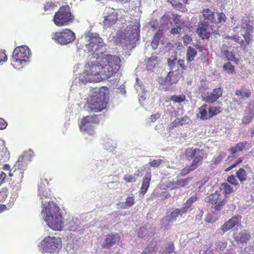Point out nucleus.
<instances>
[{"label":"nucleus","instance_id":"nucleus-31","mask_svg":"<svg viewBox=\"0 0 254 254\" xmlns=\"http://www.w3.org/2000/svg\"><path fill=\"white\" fill-rule=\"evenodd\" d=\"M254 118V111L248 109L246 110L245 115L243 117L242 122L243 124H250L253 119Z\"/></svg>","mask_w":254,"mask_h":254},{"label":"nucleus","instance_id":"nucleus-10","mask_svg":"<svg viewBox=\"0 0 254 254\" xmlns=\"http://www.w3.org/2000/svg\"><path fill=\"white\" fill-rule=\"evenodd\" d=\"M51 37L58 43H60L62 45H66L74 40L75 35L70 29H65L62 31L53 33Z\"/></svg>","mask_w":254,"mask_h":254},{"label":"nucleus","instance_id":"nucleus-30","mask_svg":"<svg viewBox=\"0 0 254 254\" xmlns=\"http://www.w3.org/2000/svg\"><path fill=\"white\" fill-rule=\"evenodd\" d=\"M241 29L245 30V31H252L253 27L251 25V22L249 17H244L241 20Z\"/></svg>","mask_w":254,"mask_h":254},{"label":"nucleus","instance_id":"nucleus-25","mask_svg":"<svg viewBox=\"0 0 254 254\" xmlns=\"http://www.w3.org/2000/svg\"><path fill=\"white\" fill-rule=\"evenodd\" d=\"M236 95L240 97V98L243 99L248 98L252 95V92L250 89L246 86H243L240 89H237L235 92Z\"/></svg>","mask_w":254,"mask_h":254},{"label":"nucleus","instance_id":"nucleus-24","mask_svg":"<svg viewBox=\"0 0 254 254\" xmlns=\"http://www.w3.org/2000/svg\"><path fill=\"white\" fill-rule=\"evenodd\" d=\"M151 179V174L150 173H148L145 174L143 180L142 181V186L140 188V193L144 195L146 192L148 187L150 185V182Z\"/></svg>","mask_w":254,"mask_h":254},{"label":"nucleus","instance_id":"nucleus-18","mask_svg":"<svg viewBox=\"0 0 254 254\" xmlns=\"http://www.w3.org/2000/svg\"><path fill=\"white\" fill-rule=\"evenodd\" d=\"M223 91V88L220 86L214 88L212 92L203 93L202 97L206 103L212 104V103L216 101L222 96Z\"/></svg>","mask_w":254,"mask_h":254},{"label":"nucleus","instance_id":"nucleus-22","mask_svg":"<svg viewBox=\"0 0 254 254\" xmlns=\"http://www.w3.org/2000/svg\"><path fill=\"white\" fill-rule=\"evenodd\" d=\"M234 238L238 244H246L251 240V235L248 231L242 230L236 233L234 235Z\"/></svg>","mask_w":254,"mask_h":254},{"label":"nucleus","instance_id":"nucleus-37","mask_svg":"<svg viewBox=\"0 0 254 254\" xmlns=\"http://www.w3.org/2000/svg\"><path fill=\"white\" fill-rule=\"evenodd\" d=\"M237 177L239 180L240 183H243L247 180V173L246 171L242 168H239L236 172Z\"/></svg>","mask_w":254,"mask_h":254},{"label":"nucleus","instance_id":"nucleus-48","mask_svg":"<svg viewBox=\"0 0 254 254\" xmlns=\"http://www.w3.org/2000/svg\"><path fill=\"white\" fill-rule=\"evenodd\" d=\"M227 181L231 185L234 186L239 187L238 181L234 175H230L227 178Z\"/></svg>","mask_w":254,"mask_h":254},{"label":"nucleus","instance_id":"nucleus-50","mask_svg":"<svg viewBox=\"0 0 254 254\" xmlns=\"http://www.w3.org/2000/svg\"><path fill=\"white\" fill-rule=\"evenodd\" d=\"M230 39H232L236 41L237 43H239L241 47H243L244 45V41L239 36L235 35L233 36H230L228 37Z\"/></svg>","mask_w":254,"mask_h":254},{"label":"nucleus","instance_id":"nucleus-62","mask_svg":"<svg viewBox=\"0 0 254 254\" xmlns=\"http://www.w3.org/2000/svg\"><path fill=\"white\" fill-rule=\"evenodd\" d=\"M190 207L188 205H186L185 203L183 204V206L182 207L181 209H180V212L181 215H182V214H184L185 213H186L190 209Z\"/></svg>","mask_w":254,"mask_h":254},{"label":"nucleus","instance_id":"nucleus-21","mask_svg":"<svg viewBox=\"0 0 254 254\" xmlns=\"http://www.w3.org/2000/svg\"><path fill=\"white\" fill-rule=\"evenodd\" d=\"M241 216H234L229 219L228 221L223 224L221 227V230L223 232H226L233 228L236 226L240 225L241 222Z\"/></svg>","mask_w":254,"mask_h":254},{"label":"nucleus","instance_id":"nucleus-39","mask_svg":"<svg viewBox=\"0 0 254 254\" xmlns=\"http://www.w3.org/2000/svg\"><path fill=\"white\" fill-rule=\"evenodd\" d=\"M170 3L175 8L182 11H185L186 9L185 6L183 5L182 2L177 0H170Z\"/></svg>","mask_w":254,"mask_h":254},{"label":"nucleus","instance_id":"nucleus-33","mask_svg":"<svg viewBox=\"0 0 254 254\" xmlns=\"http://www.w3.org/2000/svg\"><path fill=\"white\" fill-rule=\"evenodd\" d=\"M219 189L223 191V193H224L225 198L229 195L234 191L233 188L229 184L227 183H223L220 185Z\"/></svg>","mask_w":254,"mask_h":254},{"label":"nucleus","instance_id":"nucleus-57","mask_svg":"<svg viewBox=\"0 0 254 254\" xmlns=\"http://www.w3.org/2000/svg\"><path fill=\"white\" fill-rule=\"evenodd\" d=\"M218 21H216V23H221V22H225L226 20V16L223 12H219L218 13Z\"/></svg>","mask_w":254,"mask_h":254},{"label":"nucleus","instance_id":"nucleus-17","mask_svg":"<svg viewBox=\"0 0 254 254\" xmlns=\"http://www.w3.org/2000/svg\"><path fill=\"white\" fill-rule=\"evenodd\" d=\"M213 25L199 22L196 32L202 39H208L213 32Z\"/></svg>","mask_w":254,"mask_h":254},{"label":"nucleus","instance_id":"nucleus-38","mask_svg":"<svg viewBox=\"0 0 254 254\" xmlns=\"http://www.w3.org/2000/svg\"><path fill=\"white\" fill-rule=\"evenodd\" d=\"M135 203L134 196L132 194L131 196H127L126 198L125 202L123 204V208H128L132 206Z\"/></svg>","mask_w":254,"mask_h":254},{"label":"nucleus","instance_id":"nucleus-8","mask_svg":"<svg viewBox=\"0 0 254 254\" xmlns=\"http://www.w3.org/2000/svg\"><path fill=\"white\" fill-rule=\"evenodd\" d=\"M30 56L29 48L22 46L15 48L11 59V64L15 68H19L28 60Z\"/></svg>","mask_w":254,"mask_h":254},{"label":"nucleus","instance_id":"nucleus-27","mask_svg":"<svg viewBox=\"0 0 254 254\" xmlns=\"http://www.w3.org/2000/svg\"><path fill=\"white\" fill-rule=\"evenodd\" d=\"M163 31L161 30H159L154 35L151 43V46L154 50H156L158 48L160 40L163 36Z\"/></svg>","mask_w":254,"mask_h":254},{"label":"nucleus","instance_id":"nucleus-42","mask_svg":"<svg viewBox=\"0 0 254 254\" xmlns=\"http://www.w3.org/2000/svg\"><path fill=\"white\" fill-rule=\"evenodd\" d=\"M186 96L182 94L178 95H173L170 97V99L173 101V103H182V102L186 100Z\"/></svg>","mask_w":254,"mask_h":254},{"label":"nucleus","instance_id":"nucleus-63","mask_svg":"<svg viewBox=\"0 0 254 254\" xmlns=\"http://www.w3.org/2000/svg\"><path fill=\"white\" fill-rule=\"evenodd\" d=\"M181 31V28L180 27L177 26L176 27H174V28H172L170 31V33L172 34L175 35V34L180 33Z\"/></svg>","mask_w":254,"mask_h":254},{"label":"nucleus","instance_id":"nucleus-44","mask_svg":"<svg viewBox=\"0 0 254 254\" xmlns=\"http://www.w3.org/2000/svg\"><path fill=\"white\" fill-rule=\"evenodd\" d=\"M224 54L226 58L229 60L235 62L237 64H238L239 61H240L239 59L235 57V55L231 52H229L228 51H226L224 52Z\"/></svg>","mask_w":254,"mask_h":254},{"label":"nucleus","instance_id":"nucleus-34","mask_svg":"<svg viewBox=\"0 0 254 254\" xmlns=\"http://www.w3.org/2000/svg\"><path fill=\"white\" fill-rule=\"evenodd\" d=\"M141 173L140 170H138L137 173H135L134 175H127L123 177V180L127 183H135L137 180V178L135 176H139Z\"/></svg>","mask_w":254,"mask_h":254},{"label":"nucleus","instance_id":"nucleus-56","mask_svg":"<svg viewBox=\"0 0 254 254\" xmlns=\"http://www.w3.org/2000/svg\"><path fill=\"white\" fill-rule=\"evenodd\" d=\"M173 18L175 24H182V23H184L181 15L179 14H173Z\"/></svg>","mask_w":254,"mask_h":254},{"label":"nucleus","instance_id":"nucleus-36","mask_svg":"<svg viewBox=\"0 0 254 254\" xmlns=\"http://www.w3.org/2000/svg\"><path fill=\"white\" fill-rule=\"evenodd\" d=\"M175 250V247L173 242H169L167 243L164 248L162 249L160 251V254H171Z\"/></svg>","mask_w":254,"mask_h":254},{"label":"nucleus","instance_id":"nucleus-28","mask_svg":"<svg viewBox=\"0 0 254 254\" xmlns=\"http://www.w3.org/2000/svg\"><path fill=\"white\" fill-rule=\"evenodd\" d=\"M226 156V153L224 151L219 152L218 154L214 155L211 160L212 166H217L224 159Z\"/></svg>","mask_w":254,"mask_h":254},{"label":"nucleus","instance_id":"nucleus-49","mask_svg":"<svg viewBox=\"0 0 254 254\" xmlns=\"http://www.w3.org/2000/svg\"><path fill=\"white\" fill-rule=\"evenodd\" d=\"M198 199V196L197 195L191 196L189 197L185 203L186 205H188L190 207L191 206L192 204L197 201Z\"/></svg>","mask_w":254,"mask_h":254},{"label":"nucleus","instance_id":"nucleus-2","mask_svg":"<svg viewBox=\"0 0 254 254\" xmlns=\"http://www.w3.org/2000/svg\"><path fill=\"white\" fill-rule=\"evenodd\" d=\"M43 217L48 226L55 231H61L64 226L63 215L60 207L53 202L49 201L48 206L43 209Z\"/></svg>","mask_w":254,"mask_h":254},{"label":"nucleus","instance_id":"nucleus-58","mask_svg":"<svg viewBox=\"0 0 254 254\" xmlns=\"http://www.w3.org/2000/svg\"><path fill=\"white\" fill-rule=\"evenodd\" d=\"M191 37L188 34H185L183 37V43L185 45H187V44L190 43L191 41Z\"/></svg>","mask_w":254,"mask_h":254},{"label":"nucleus","instance_id":"nucleus-5","mask_svg":"<svg viewBox=\"0 0 254 254\" xmlns=\"http://www.w3.org/2000/svg\"><path fill=\"white\" fill-rule=\"evenodd\" d=\"M75 20V16L68 4L60 7L55 13L52 21L58 27H64L70 25Z\"/></svg>","mask_w":254,"mask_h":254},{"label":"nucleus","instance_id":"nucleus-41","mask_svg":"<svg viewBox=\"0 0 254 254\" xmlns=\"http://www.w3.org/2000/svg\"><path fill=\"white\" fill-rule=\"evenodd\" d=\"M221 112V108L220 107L209 106V113L210 119L214 116H216Z\"/></svg>","mask_w":254,"mask_h":254},{"label":"nucleus","instance_id":"nucleus-59","mask_svg":"<svg viewBox=\"0 0 254 254\" xmlns=\"http://www.w3.org/2000/svg\"><path fill=\"white\" fill-rule=\"evenodd\" d=\"M55 4L53 2H47L44 5V10L48 11L54 8Z\"/></svg>","mask_w":254,"mask_h":254},{"label":"nucleus","instance_id":"nucleus-47","mask_svg":"<svg viewBox=\"0 0 254 254\" xmlns=\"http://www.w3.org/2000/svg\"><path fill=\"white\" fill-rule=\"evenodd\" d=\"M251 31H246L245 34L243 35L244 38L245 39L244 41V45H243V48L245 49L247 45H249L250 43L251 40Z\"/></svg>","mask_w":254,"mask_h":254},{"label":"nucleus","instance_id":"nucleus-43","mask_svg":"<svg viewBox=\"0 0 254 254\" xmlns=\"http://www.w3.org/2000/svg\"><path fill=\"white\" fill-rule=\"evenodd\" d=\"M8 196V190L6 188H3L0 190V203L5 201Z\"/></svg>","mask_w":254,"mask_h":254},{"label":"nucleus","instance_id":"nucleus-20","mask_svg":"<svg viewBox=\"0 0 254 254\" xmlns=\"http://www.w3.org/2000/svg\"><path fill=\"white\" fill-rule=\"evenodd\" d=\"M200 18L203 19L201 22H205L208 24H216V19L215 13L209 8H204L201 10V15H199Z\"/></svg>","mask_w":254,"mask_h":254},{"label":"nucleus","instance_id":"nucleus-14","mask_svg":"<svg viewBox=\"0 0 254 254\" xmlns=\"http://www.w3.org/2000/svg\"><path fill=\"white\" fill-rule=\"evenodd\" d=\"M181 76L179 70L169 71L165 77H159L158 82L164 85L171 86L176 84L180 80Z\"/></svg>","mask_w":254,"mask_h":254},{"label":"nucleus","instance_id":"nucleus-54","mask_svg":"<svg viewBox=\"0 0 254 254\" xmlns=\"http://www.w3.org/2000/svg\"><path fill=\"white\" fill-rule=\"evenodd\" d=\"M216 219L211 213H208L205 218V221L208 223H213L216 222Z\"/></svg>","mask_w":254,"mask_h":254},{"label":"nucleus","instance_id":"nucleus-40","mask_svg":"<svg viewBox=\"0 0 254 254\" xmlns=\"http://www.w3.org/2000/svg\"><path fill=\"white\" fill-rule=\"evenodd\" d=\"M179 215H181L180 209L176 208L174 210L170 215H167L166 218L169 222H173V221H176V218Z\"/></svg>","mask_w":254,"mask_h":254},{"label":"nucleus","instance_id":"nucleus-64","mask_svg":"<svg viewBox=\"0 0 254 254\" xmlns=\"http://www.w3.org/2000/svg\"><path fill=\"white\" fill-rule=\"evenodd\" d=\"M7 124L3 119L0 118V129H3L6 127Z\"/></svg>","mask_w":254,"mask_h":254},{"label":"nucleus","instance_id":"nucleus-29","mask_svg":"<svg viewBox=\"0 0 254 254\" xmlns=\"http://www.w3.org/2000/svg\"><path fill=\"white\" fill-rule=\"evenodd\" d=\"M248 145V142H240L237 144L234 147H232L228 149L229 152L231 154H234L237 152L242 151L246 148V146Z\"/></svg>","mask_w":254,"mask_h":254},{"label":"nucleus","instance_id":"nucleus-53","mask_svg":"<svg viewBox=\"0 0 254 254\" xmlns=\"http://www.w3.org/2000/svg\"><path fill=\"white\" fill-rule=\"evenodd\" d=\"M166 186L169 189L171 190H173L179 188L177 181H176L175 182H169L167 184Z\"/></svg>","mask_w":254,"mask_h":254},{"label":"nucleus","instance_id":"nucleus-26","mask_svg":"<svg viewBox=\"0 0 254 254\" xmlns=\"http://www.w3.org/2000/svg\"><path fill=\"white\" fill-rule=\"evenodd\" d=\"M197 117L201 120L209 119V106L207 105H203L198 109Z\"/></svg>","mask_w":254,"mask_h":254},{"label":"nucleus","instance_id":"nucleus-46","mask_svg":"<svg viewBox=\"0 0 254 254\" xmlns=\"http://www.w3.org/2000/svg\"><path fill=\"white\" fill-rule=\"evenodd\" d=\"M192 179V177H188L183 179L177 180L179 188L184 187L188 185Z\"/></svg>","mask_w":254,"mask_h":254},{"label":"nucleus","instance_id":"nucleus-19","mask_svg":"<svg viewBox=\"0 0 254 254\" xmlns=\"http://www.w3.org/2000/svg\"><path fill=\"white\" fill-rule=\"evenodd\" d=\"M121 236L118 233H111L106 235L104 243L102 247L104 249H109L113 245L120 242Z\"/></svg>","mask_w":254,"mask_h":254},{"label":"nucleus","instance_id":"nucleus-16","mask_svg":"<svg viewBox=\"0 0 254 254\" xmlns=\"http://www.w3.org/2000/svg\"><path fill=\"white\" fill-rule=\"evenodd\" d=\"M48 185V179L46 178H41L38 184V195L40 196L42 205L44 208L47 207V202L44 201L45 198H50L51 196V191L47 190L46 186Z\"/></svg>","mask_w":254,"mask_h":254},{"label":"nucleus","instance_id":"nucleus-32","mask_svg":"<svg viewBox=\"0 0 254 254\" xmlns=\"http://www.w3.org/2000/svg\"><path fill=\"white\" fill-rule=\"evenodd\" d=\"M186 55L187 62H191L196 56L197 52L194 48L190 46L187 49Z\"/></svg>","mask_w":254,"mask_h":254},{"label":"nucleus","instance_id":"nucleus-3","mask_svg":"<svg viewBox=\"0 0 254 254\" xmlns=\"http://www.w3.org/2000/svg\"><path fill=\"white\" fill-rule=\"evenodd\" d=\"M184 154L189 160L193 159L190 165L186 166L181 170V176H185L199 167L202 163L203 159L206 158L207 154L203 149L188 148L185 149Z\"/></svg>","mask_w":254,"mask_h":254},{"label":"nucleus","instance_id":"nucleus-15","mask_svg":"<svg viewBox=\"0 0 254 254\" xmlns=\"http://www.w3.org/2000/svg\"><path fill=\"white\" fill-rule=\"evenodd\" d=\"M140 25L136 23L128 27L125 36L127 38L128 44H134L139 39Z\"/></svg>","mask_w":254,"mask_h":254},{"label":"nucleus","instance_id":"nucleus-61","mask_svg":"<svg viewBox=\"0 0 254 254\" xmlns=\"http://www.w3.org/2000/svg\"><path fill=\"white\" fill-rule=\"evenodd\" d=\"M177 64L183 70H186L187 69V67L185 64V61L184 60L180 59L178 60Z\"/></svg>","mask_w":254,"mask_h":254},{"label":"nucleus","instance_id":"nucleus-23","mask_svg":"<svg viewBox=\"0 0 254 254\" xmlns=\"http://www.w3.org/2000/svg\"><path fill=\"white\" fill-rule=\"evenodd\" d=\"M119 14L118 12L113 11L109 13L107 16H104V20L103 22V25L105 28H108L112 27L116 24V23L119 19Z\"/></svg>","mask_w":254,"mask_h":254},{"label":"nucleus","instance_id":"nucleus-35","mask_svg":"<svg viewBox=\"0 0 254 254\" xmlns=\"http://www.w3.org/2000/svg\"><path fill=\"white\" fill-rule=\"evenodd\" d=\"M158 248L157 244L155 242L154 243L152 242L149 244L146 248L145 249L143 254H155Z\"/></svg>","mask_w":254,"mask_h":254},{"label":"nucleus","instance_id":"nucleus-12","mask_svg":"<svg viewBox=\"0 0 254 254\" xmlns=\"http://www.w3.org/2000/svg\"><path fill=\"white\" fill-rule=\"evenodd\" d=\"M43 250L46 253H54L58 252L62 248L60 238L48 236L43 241Z\"/></svg>","mask_w":254,"mask_h":254},{"label":"nucleus","instance_id":"nucleus-60","mask_svg":"<svg viewBox=\"0 0 254 254\" xmlns=\"http://www.w3.org/2000/svg\"><path fill=\"white\" fill-rule=\"evenodd\" d=\"M7 60V57L4 52L0 51V63L6 62Z\"/></svg>","mask_w":254,"mask_h":254},{"label":"nucleus","instance_id":"nucleus-4","mask_svg":"<svg viewBox=\"0 0 254 254\" xmlns=\"http://www.w3.org/2000/svg\"><path fill=\"white\" fill-rule=\"evenodd\" d=\"M102 61L88 62L85 64V69L79 75V80L82 83L97 82L105 79L102 75Z\"/></svg>","mask_w":254,"mask_h":254},{"label":"nucleus","instance_id":"nucleus-7","mask_svg":"<svg viewBox=\"0 0 254 254\" xmlns=\"http://www.w3.org/2000/svg\"><path fill=\"white\" fill-rule=\"evenodd\" d=\"M89 43L86 45L87 51L95 56H99L104 53L105 43L97 33H89L88 35Z\"/></svg>","mask_w":254,"mask_h":254},{"label":"nucleus","instance_id":"nucleus-13","mask_svg":"<svg viewBox=\"0 0 254 254\" xmlns=\"http://www.w3.org/2000/svg\"><path fill=\"white\" fill-rule=\"evenodd\" d=\"M206 202L214 205L215 211H220L226 204L227 200L219 191H216L205 198Z\"/></svg>","mask_w":254,"mask_h":254},{"label":"nucleus","instance_id":"nucleus-1","mask_svg":"<svg viewBox=\"0 0 254 254\" xmlns=\"http://www.w3.org/2000/svg\"><path fill=\"white\" fill-rule=\"evenodd\" d=\"M109 94L108 87L103 86L95 88L94 91L87 98L86 107L91 112H100L106 108Z\"/></svg>","mask_w":254,"mask_h":254},{"label":"nucleus","instance_id":"nucleus-55","mask_svg":"<svg viewBox=\"0 0 254 254\" xmlns=\"http://www.w3.org/2000/svg\"><path fill=\"white\" fill-rule=\"evenodd\" d=\"M177 120H179V126H182L183 125L188 124L190 119L187 116L182 117L180 118H177Z\"/></svg>","mask_w":254,"mask_h":254},{"label":"nucleus","instance_id":"nucleus-9","mask_svg":"<svg viewBox=\"0 0 254 254\" xmlns=\"http://www.w3.org/2000/svg\"><path fill=\"white\" fill-rule=\"evenodd\" d=\"M99 116L96 115L86 116L81 119L79 127L81 131L87 132L89 134H93L95 125L99 124Z\"/></svg>","mask_w":254,"mask_h":254},{"label":"nucleus","instance_id":"nucleus-11","mask_svg":"<svg viewBox=\"0 0 254 254\" xmlns=\"http://www.w3.org/2000/svg\"><path fill=\"white\" fill-rule=\"evenodd\" d=\"M27 166V163L24 158L19 157L13 167L12 172H9V176L13 177L14 181L17 183H21Z\"/></svg>","mask_w":254,"mask_h":254},{"label":"nucleus","instance_id":"nucleus-52","mask_svg":"<svg viewBox=\"0 0 254 254\" xmlns=\"http://www.w3.org/2000/svg\"><path fill=\"white\" fill-rule=\"evenodd\" d=\"M177 59L174 58V59H171L170 58L167 59V64L169 66L170 69H173L175 68Z\"/></svg>","mask_w":254,"mask_h":254},{"label":"nucleus","instance_id":"nucleus-51","mask_svg":"<svg viewBox=\"0 0 254 254\" xmlns=\"http://www.w3.org/2000/svg\"><path fill=\"white\" fill-rule=\"evenodd\" d=\"M162 163H163L162 159H154L149 163V165L152 167L156 168L160 166Z\"/></svg>","mask_w":254,"mask_h":254},{"label":"nucleus","instance_id":"nucleus-6","mask_svg":"<svg viewBox=\"0 0 254 254\" xmlns=\"http://www.w3.org/2000/svg\"><path fill=\"white\" fill-rule=\"evenodd\" d=\"M102 75L104 79L117 74L122 67V60L120 57L106 55L102 58Z\"/></svg>","mask_w":254,"mask_h":254},{"label":"nucleus","instance_id":"nucleus-45","mask_svg":"<svg viewBox=\"0 0 254 254\" xmlns=\"http://www.w3.org/2000/svg\"><path fill=\"white\" fill-rule=\"evenodd\" d=\"M223 69L228 73L233 74L235 72V67L229 62L223 65Z\"/></svg>","mask_w":254,"mask_h":254}]
</instances>
